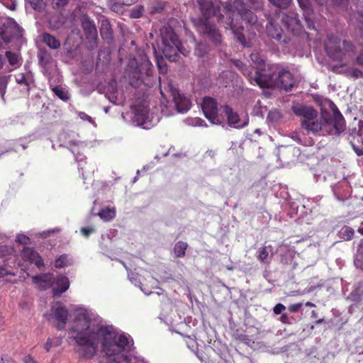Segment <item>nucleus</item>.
I'll return each instance as SVG.
<instances>
[{
	"instance_id": "nucleus-43",
	"label": "nucleus",
	"mask_w": 363,
	"mask_h": 363,
	"mask_svg": "<svg viewBox=\"0 0 363 363\" xmlns=\"http://www.w3.org/2000/svg\"><path fill=\"white\" fill-rule=\"evenodd\" d=\"M275 6L279 9H286L291 4L292 0H268Z\"/></svg>"
},
{
	"instance_id": "nucleus-11",
	"label": "nucleus",
	"mask_w": 363,
	"mask_h": 363,
	"mask_svg": "<svg viewBox=\"0 0 363 363\" xmlns=\"http://www.w3.org/2000/svg\"><path fill=\"white\" fill-rule=\"evenodd\" d=\"M268 23L266 25V32L267 36L271 39L275 40L280 44H286L289 41V38L284 34L283 29L278 23L277 16L267 18Z\"/></svg>"
},
{
	"instance_id": "nucleus-15",
	"label": "nucleus",
	"mask_w": 363,
	"mask_h": 363,
	"mask_svg": "<svg viewBox=\"0 0 363 363\" xmlns=\"http://www.w3.org/2000/svg\"><path fill=\"white\" fill-rule=\"evenodd\" d=\"M277 79L278 84L276 87L283 88L286 91L291 90L295 83L292 74L289 70L281 69L279 65Z\"/></svg>"
},
{
	"instance_id": "nucleus-17",
	"label": "nucleus",
	"mask_w": 363,
	"mask_h": 363,
	"mask_svg": "<svg viewBox=\"0 0 363 363\" xmlns=\"http://www.w3.org/2000/svg\"><path fill=\"white\" fill-rule=\"evenodd\" d=\"M298 4L303 10V15L307 28L316 30L314 23V12L308 0H298Z\"/></svg>"
},
{
	"instance_id": "nucleus-21",
	"label": "nucleus",
	"mask_w": 363,
	"mask_h": 363,
	"mask_svg": "<svg viewBox=\"0 0 363 363\" xmlns=\"http://www.w3.org/2000/svg\"><path fill=\"white\" fill-rule=\"evenodd\" d=\"M53 315L55 320L58 321L56 326L57 330L64 329L68 318V311L66 307L61 303L58 304L53 311Z\"/></svg>"
},
{
	"instance_id": "nucleus-13",
	"label": "nucleus",
	"mask_w": 363,
	"mask_h": 363,
	"mask_svg": "<svg viewBox=\"0 0 363 363\" xmlns=\"http://www.w3.org/2000/svg\"><path fill=\"white\" fill-rule=\"evenodd\" d=\"M20 36H21V28L13 18H7L0 27V38L6 43H9L13 38Z\"/></svg>"
},
{
	"instance_id": "nucleus-48",
	"label": "nucleus",
	"mask_w": 363,
	"mask_h": 363,
	"mask_svg": "<svg viewBox=\"0 0 363 363\" xmlns=\"http://www.w3.org/2000/svg\"><path fill=\"white\" fill-rule=\"evenodd\" d=\"M4 5L11 11H15L17 6V2L15 0H5Z\"/></svg>"
},
{
	"instance_id": "nucleus-24",
	"label": "nucleus",
	"mask_w": 363,
	"mask_h": 363,
	"mask_svg": "<svg viewBox=\"0 0 363 363\" xmlns=\"http://www.w3.org/2000/svg\"><path fill=\"white\" fill-rule=\"evenodd\" d=\"M56 287L52 289L54 296H60L65 292L69 286V279L65 276H59L55 281Z\"/></svg>"
},
{
	"instance_id": "nucleus-36",
	"label": "nucleus",
	"mask_w": 363,
	"mask_h": 363,
	"mask_svg": "<svg viewBox=\"0 0 363 363\" xmlns=\"http://www.w3.org/2000/svg\"><path fill=\"white\" fill-rule=\"evenodd\" d=\"M11 75H0V96L3 101L5 102V94Z\"/></svg>"
},
{
	"instance_id": "nucleus-8",
	"label": "nucleus",
	"mask_w": 363,
	"mask_h": 363,
	"mask_svg": "<svg viewBox=\"0 0 363 363\" xmlns=\"http://www.w3.org/2000/svg\"><path fill=\"white\" fill-rule=\"evenodd\" d=\"M279 72V65H267L255 71L254 77L251 76V84L258 85L261 88L276 87L278 84L277 79Z\"/></svg>"
},
{
	"instance_id": "nucleus-41",
	"label": "nucleus",
	"mask_w": 363,
	"mask_h": 363,
	"mask_svg": "<svg viewBox=\"0 0 363 363\" xmlns=\"http://www.w3.org/2000/svg\"><path fill=\"white\" fill-rule=\"evenodd\" d=\"M70 260L67 255H62L55 260V267L58 269L67 267L70 264Z\"/></svg>"
},
{
	"instance_id": "nucleus-33",
	"label": "nucleus",
	"mask_w": 363,
	"mask_h": 363,
	"mask_svg": "<svg viewBox=\"0 0 363 363\" xmlns=\"http://www.w3.org/2000/svg\"><path fill=\"white\" fill-rule=\"evenodd\" d=\"M99 216L105 221H109L115 218L116 216V210L114 208H105L101 209V211L98 213Z\"/></svg>"
},
{
	"instance_id": "nucleus-32",
	"label": "nucleus",
	"mask_w": 363,
	"mask_h": 363,
	"mask_svg": "<svg viewBox=\"0 0 363 363\" xmlns=\"http://www.w3.org/2000/svg\"><path fill=\"white\" fill-rule=\"evenodd\" d=\"M352 149L357 156H363V138H354L350 142Z\"/></svg>"
},
{
	"instance_id": "nucleus-59",
	"label": "nucleus",
	"mask_w": 363,
	"mask_h": 363,
	"mask_svg": "<svg viewBox=\"0 0 363 363\" xmlns=\"http://www.w3.org/2000/svg\"><path fill=\"white\" fill-rule=\"evenodd\" d=\"M356 62L358 65L363 67V50H362L357 56Z\"/></svg>"
},
{
	"instance_id": "nucleus-18",
	"label": "nucleus",
	"mask_w": 363,
	"mask_h": 363,
	"mask_svg": "<svg viewBox=\"0 0 363 363\" xmlns=\"http://www.w3.org/2000/svg\"><path fill=\"white\" fill-rule=\"evenodd\" d=\"M21 256L23 259L34 264L39 269L44 267L42 257L33 248L24 247Z\"/></svg>"
},
{
	"instance_id": "nucleus-53",
	"label": "nucleus",
	"mask_w": 363,
	"mask_h": 363,
	"mask_svg": "<svg viewBox=\"0 0 363 363\" xmlns=\"http://www.w3.org/2000/svg\"><path fill=\"white\" fill-rule=\"evenodd\" d=\"M1 363H16V361L7 354H2L1 357Z\"/></svg>"
},
{
	"instance_id": "nucleus-58",
	"label": "nucleus",
	"mask_w": 363,
	"mask_h": 363,
	"mask_svg": "<svg viewBox=\"0 0 363 363\" xmlns=\"http://www.w3.org/2000/svg\"><path fill=\"white\" fill-rule=\"evenodd\" d=\"M357 126H358V129H357V137H362V135L363 134V121L359 120L358 121Z\"/></svg>"
},
{
	"instance_id": "nucleus-37",
	"label": "nucleus",
	"mask_w": 363,
	"mask_h": 363,
	"mask_svg": "<svg viewBox=\"0 0 363 363\" xmlns=\"http://www.w3.org/2000/svg\"><path fill=\"white\" fill-rule=\"evenodd\" d=\"M257 259L264 264H269L271 262L269 257V252L267 247L264 246L259 249Z\"/></svg>"
},
{
	"instance_id": "nucleus-30",
	"label": "nucleus",
	"mask_w": 363,
	"mask_h": 363,
	"mask_svg": "<svg viewBox=\"0 0 363 363\" xmlns=\"http://www.w3.org/2000/svg\"><path fill=\"white\" fill-rule=\"evenodd\" d=\"M52 91L62 101H68L70 99V95L68 91L61 86H55L51 88Z\"/></svg>"
},
{
	"instance_id": "nucleus-51",
	"label": "nucleus",
	"mask_w": 363,
	"mask_h": 363,
	"mask_svg": "<svg viewBox=\"0 0 363 363\" xmlns=\"http://www.w3.org/2000/svg\"><path fill=\"white\" fill-rule=\"evenodd\" d=\"M286 307L282 303H277L273 308V311L276 315L281 314L285 311Z\"/></svg>"
},
{
	"instance_id": "nucleus-57",
	"label": "nucleus",
	"mask_w": 363,
	"mask_h": 363,
	"mask_svg": "<svg viewBox=\"0 0 363 363\" xmlns=\"http://www.w3.org/2000/svg\"><path fill=\"white\" fill-rule=\"evenodd\" d=\"M186 343L189 348L193 350V348L194 347L196 341L193 338H191L190 337H187L186 339Z\"/></svg>"
},
{
	"instance_id": "nucleus-62",
	"label": "nucleus",
	"mask_w": 363,
	"mask_h": 363,
	"mask_svg": "<svg viewBox=\"0 0 363 363\" xmlns=\"http://www.w3.org/2000/svg\"><path fill=\"white\" fill-rule=\"evenodd\" d=\"M122 4L125 6H130L137 2L138 0H120Z\"/></svg>"
},
{
	"instance_id": "nucleus-52",
	"label": "nucleus",
	"mask_w": 363,
	"mask_h": 363,
	"mask_svg": "<svg viewBox=\"0 0 363 363\" xmlns=\"http://www.w3.org/2000/svg\"><path fill=\"white\" fill-rule=\"evenodd\" d=\"M302 303H294V304H291L289 306V310L291 312V313H296L298 312L300 308L302 307Z\"/></svg>"
},
{
	"instance_id": "nucleus-42",
	"label": "nucleus",
	"mask_w": 363,
	"mask_h": 363,
	"mask_svg": "<svg viewBox=\"0 0 363 363\" xmlns=\"http://www.w3.org/2000/svg\"><path fill=\"white\" fill-rule=\"evenodd\" d=\"M233 64L242 72L244 75L248 77L249 80L250 79L251 72L250 71L248 67H247L242 61L239 60H234Z\"/></svg>"
},
{
	"instance_id": "nucleus-20",
	"label": "nucleus",
	"mask_w": 363,
	"mask_h": 363,
	"mask_svg": "<svg viewBox=\"0 0 363 363\" xmlns=\"http://www.w3.org/2000/svg\"><path fill=\"white\" fill-rule=\"evenodd\" d=\"M172 95L178 112L184 113L189 110L191 102L184 95L180 94L176 89L172 91Z\"/></svg>"
},
{
	"instance_id": "nucleus-16",
	"label": "nucleus",
	"mask_w": 363,
	"mask_h": 363,
	"mask_svg": "<svg viewBox=\"0 0 363 363\" xmlns=\"http://www.w3.org/2000/svg\"><path fill=\"white\" fill-rule=\"evenodd\" d=\"M292 110L296 116L303 118L301 123L308 122V121L315 119L318 117L317 111L312 106L298 104L294 106Z\"/></svg>"
},
{
	"instance_id": "nucleus-50",
	"label": "nucleus",
	"mask_w": 363,
	"mask_h": 363,
	"mask_svg": "<svg viewBox=\"0 0 363 363\" xmlns=\"http://www.w3.org/2000/svg\"><path fill=\"white\" fill-rule=\"evenodd\" d=\"M68 2V0H52L53 6L56 9H60L65 6Z\"/></svg>"
},
{
	"instance_id": "nucleus-23",
	"label": "nucleus",
	"mask_w": 363,
	"mask_h": 363,
	"mask_svg": "<svg viewBox=\"0 0 363 363\" xmlns=\"http://www.w3.org/2000/svg\"><path fill=\"white\" fill-rule=\"evenodd\" d=\"M221 108L227 117L228 123L229 125L233 126L235 128H241L243 126L242 124H240V120L238 114L235 112L232 108L228 105H225L222 106Z\"/></svg>"
},
{
	"instance_id": "nucleus-5",
	"label": "nucleus",
	"mask_w": 363,
	"mask_h": 363,
	"mask_svg": "<svg viewBox=\"0 0 363 363\" xmlns=\"http://www.w3.org/2000/svg\"><path fill=\"white\" fill-rule=\"evenodd\" d=\"M192 25L198 35L211 45L218 48L223 36L214 19H192Z\"/></svg>"
},
{
	"instance_id": "nucleus-22",
	"label": "nucleus",
	"mask_w": 363,
	"mask_h": 363,
	"mask_svg": "<svg viewBox=\"0 0 363 363\" xmlns=\"http://www.w3.org/2000/svg\"><path fill=\"white\" fill-rule=\"evenodd\" d=\"M15 79L18 84L22 86L21 91L29 94L30 86L33 83V78L30 73H18L15 75Z\"/></svg>"
},
{
	"instance_id": "nucleus-12",
	"label": "nucleus",
	"mask_w": 363,
	"mask_h": 363,
	"mask_svg": "<svg viewBox=\"0 0 363 363\" xmlns=\"http://www.w3.org/2000/svg\"><path fill=\"white\" fill-rule=\"evenodd\" d=\"M201 108L205 117L213 124H220L223 118L218 115V104L216 101L209 96L203 99Z\"/></svg>"
},
{
	"instance_id": "nucleus-7",
	"label": "nucleus",
	"mask_w": 363,
	"mask_h": 363,
	"mask_svg": "<svg viewBox=\"0 0 363 363\" xmlns=\"http://www.w3.org/2000/svg\"><path fill=\"white\" fill-rule=\"evenodd\" d=\"M325 50L328 55L333 60L342 61L347 55L350 56L354 52L355 47L350 41H342L339 38L329 36L325 43Z\"/></svg>"
},
{
	"instance_id": "nucleus-28",
	"label": "nucleus",
	"mask_w": 363,
	"mask_h": 363,
	"mask_svg": "<svg viewBox=\"0 0 363 363\" xmlns=\"http://www.w3.org/2000/svg\"><path fill=\"white\" fill-rule=\"evenodd\" d=\"M39 65L42 67H47L52 62L51 54L46 50H40L38 53Z\"/></svg>"
},
{
	"instance_id": "nucleus-55",
	"label": "nucleus",
	"mask_w": 363,
	"mask_h": 363,
	"mask_svg": "<svg viewBox=\"0 0 363 363\" xmlns=\"http://www.w3.org/2000/svg\"><path fill=\"white\" fill-rule=\"evenodd\" d=\"M345 64H342L340 65H335L332 67V71L334 72V73H336V74H343V71L344 69H342V68L345 66Z\"/></svg>"
},
{
	"instance_id": "nucleus-56",
	"label": "nucleus",
	"mask_w": 363,
	"mask_h": 363,
	"mask_svg": "<svg viewBox=\"0 0 363 363\" xmlns=\"http://www.w3.org/2000/svg\"><path fill=\"white\" fill-rule=\"evenodd\" d=\"M78 116L83 121H87L89 122L92 121V118L84 112H79Z\"/></svg>"
},
{
	"instance_id": "nucleus-1",
	"label": "nucleus",
	"mask_w": 363,
	"mask_h": 363,
	"mask_svg": "<svg viewBox=\"0 0 363 363\" xmlns=\"http://www.w3.org/2000/svg\"><path fill=\"white\" fill-rule=\"evenodd\" d=\"M71 338L81 347L83 357L91 359L96 353L101 342L102 350L108 363H138V357L124 354L130 340L125 335H118L113 328L92 320L87 314H80L74 320L69 329ZM131 341H133L131 340Z\"/></svg>"
},
{
	"instance_id": "nucleus-61",
	"label": "nucleus",
	"mask_w": 363,
	"mask_h": 363,
	"mask_svg": "<svg viewBox=\"0 0 363 363\" xmlns=\"http://www.w3.org/2000/svg\"><path fill=\"white\" fill-rule=\"evenodd\" d=\"M163 9H164V8L161 6H152L151 8L150 13L152 14L159 13H161L163 11Z\"/></svg>"
},
{
	"instance_id": "nucleus-29",
	"label": "nucleus",
	"mask_w": 363,
	"mask_h": 363,
	"mask_svg": "<svg viewBox=\"0 0 363 363\" xmlns=\"http://www.w3.org/2000/svg\"><path fill=\"white\" fill-rule=\"evenodd\" d=\"M252 66L257 70L265 67V61L258 52H252L250 55Z\"/></svg>"
},
{
	"instance_id": "nucleus-3",
	"label": "nucleus",
	"mask_w": 363,
	"mask_h": 363,
	"mask_svg": "<svg viewBox=\"0 0 363 363\" xmlns=\"http://www.w3.org/2000/svg\"><path fill=\"white\" fill-rule=\"evenodd\" d=\"M333 116L330 113H322L320 118L301 122V127L318 135H340L346 130L345 120L338 108L333 104Z\"/></svg>"
},
{
	"instance_id": "nucleus-40",
	"label": "nucleus",
	"mask_w": 363,
	"mask_h": 363,
	"mask_svg": "<svg viewBox=\"0 0 363 363\" xmlns=\"http://www.w3.org/2000/svg\"><path fill=\"white\" fill-rule=\"evenodd\" d=\"M354 234V230L349 226L343 227L340 231V238L345 240H350L353 238Z\"/></svg>"
},
{
	"instance_id": "nucleus-47",
	"label": "nucleus",
	"mask_w": 363,
	"mask_h": 363,
	"mask_svg": "<svg viewBox=\"0 0 363 363\" xmlns=\"http://www.w3.org/2000/svg\"><path fill=\"white\" fill-rule=\"evenodd\" d=\"M13 248L6 245H0V257H4L13 252Z\"/></svg>"
},
{
	"instance_id": "nucleus-54",
	"label": "nucleus",
	"mask_w": 363,
	"mask_h": 363,
	"mask_svg": "<svg viewBox=\"0 0 363 363\" xmlns=\"http://www.w3.org/2000/svg\"><path fill=\"white\" fill-rule=\"evenodd\" d=\"M54 346L53 341L51 338H48L45 345L44 348L47 352H49L51 350V348Z\"/></svg>"
},
{
	"instance_id": "nucleus-64",
	"label": "nucleus",
	"mask_w": 363,
	"mask_h": 363,
	"mask_svg": "<svg viewBox=\"0 0 363 363\" xmlns=\"http://www.w3.org/2000/svg\"><path fill=\"white\" fill-rule=\"evenodd\" d=\"M158 68L160 73H164L167 70V65L164 64V65H162L160 62H157Z\"/></svg>"
},
{
	"instance_id": "nucleus-35",
	"label": "nucleus",
	"mask_w": 363,
	"mask_h": 363,
	"mask_svg": "<svg viewBox=\"0 0 363 363\" xmlns=\"http://www.w3.org/2000/svg\"><path fill=\"white\" fill-rule=\"evenodd\" d=\"M209 50V46L207 43H197L194 49V54L199 57H203L206 55Z\"/></svg>"
},
{
	"instance_id": "nucleus-34",
	"label": "nucleus",
	"mask_w": 363,
	"mask_h": 363,
	"mask_svg": "<svg viewBox=\"0 0 363 363\" xmlns=\"http://www.w3.org/2000/svg\"><path fill=\"white\" fill-rule=\"evenodd\" d=\"M188 244L183 241L177 242L174 247V252L177 257H183L185 256Z\"/></svg>"
},
{
	"instance_id": "nucleus-31",
	"label": "nucleus",
	"mask_w": 363,
	"mask_h": 363,
	"mask_svg": "<svg viewBox=\"0 0 363 363\" xmlns=\"http://www.w3.org/2000/svg\"><path fill=\"white\" fill-rule=\"evenodd\" d=\"M343 74L354 80L363 79V72L355 67H348L343 71Z\"/></svg>"
},
{
	"instance_id": "nucleus-46",
	"label": "nucleus",
	"mask_w": 363,
	"mask_h": 363,
	"mask_svg": "<svg viewBox=\"0 0 363 363\" xmlns=\"http://www.w3.org/2000/svg\"><path fill=\"white\" fill-rule=\"evenodd\" d=\"M16 241L24 245H27L30 243V239L29 237L23 234L18 235L16 236Z\"/></svg>"
},
{
	"instance_id": "nucleus-63",
	"label": "nucleus",
	"mask_w": 363,
	"mask_h": 363,
	"mask_svg": "<svg viewBox=\"0 0 363 363\" xmlns=\"http://www.w3.org/2000/svg\"><path fill=\"white\" fill-rule=\"evenodd\" d=\"M279 320L282 323L290 324L287 314H285V313L282 314L281 315Z\"/></svg>"
},
{
	"instance_id": "nucleus-44",
	"label": "nucleus",
	"mask_w": 363,
	"mask_h": 363,
	"mask_svg": "<svg viewBox=\"0 0 363 363\" xmlns=\"http://www.w3.org/2000/svg\"><path fill=\"white\" fill-rule=\"evenodd\" d=\"M144 12V7L141 5L135 6L130 11V16L133 18H140Z\"/></svg>"
},
{
	"instance_id": "nucleus-14",
	"label": "nucleus",
	"mask_w": 363,
	"mask_h": 363,
	"mask_svg": "<svg viewBox=\"0 0 363 363\" xmlns=\"http://www.w3.org/2000/svg\"><path fill=\"white\" fill-rule=\"evenodd\" d=\"M82 26L85 36L89 44V48L94 49L97 46L98 33L94 21L89 17L84 16L82 18Z\"/></svg>"
},
{
	"instance_id": "nucleus-39",
	"label": "nucleus",
	"mask_w": 363,
	"mask_h": 363,
	"mask_svg": "<svg viewBox=\"0 0 363 363\" xmlns=\"http://www.w3.org/2000/svg\"><path fill=\"white\" fill-rule=\"evenodd\" d=\"M6 57L11 66L19 67L21 65L19 56L11 51L6 52Z\"/></svg>"
},
{
	"instance_id": "nucleus-45",
	"label": "nucleus",
	"mask_w": 363,
	"mask_h": 363,
	"mask_svg": "<svg viewBox=\"0 0 363 363\" xmlns=\"http://www.w3.org/2000/svg\"><path fill=\"white\" fill-rule=\"evenodd\" d=\"M29 2L34 10L40 11L45 6V0H29Z\"/></svg>"
},
{
	"instance_id": "nucleus-60",
	"label": "nucleus",
	"mask_w": 363,
	"mask_h": 363,
	"mask_svg": "<svg viewBox=\"0 0 363 363\" xmlns=\"http://www.w3.org/2000/svg\"><path fill=\"white\" fill-rule=\"evenodd\" d=\"M23 362L24 363H38L36 360H35L34 357L31 356L30 354L26 355L23 358Z\"/></svg>"
},
{
	"instance_id": "nucleus-19",
	"label": "nucleus",
	"mask_w": 363,
	"mask_h": 363,
	"mask_svg": "<svg viewBox=\"0 0 363 363\" xmlns=\"http://www.w3.org/2000/svg\"><path fill=\"white\" fill-rule=\"evenodd\" d=\"M32 281L40 290H46L50 288L55 283L53 274L50 273L33 276Z\"/></svg>"
},
{
	"instance_id": "nucleus-10",
	"label": "nucleus",
	"mask_w": 363,
	"mask_h": 363,
	"mask_svg": "<svg viewBox=\"0 0 363 363\" xmlns=\"http://www.w3.org/2000/svg\"><path fill=\"white\" fill-rule=\"evenodd\" d=\"M196 2L200 14L193 19H212L217 16L218 22L223 23L225 27V25L219 21V17L222 15L220 13L219 6L216 5L212 0H196ZM223 13L225 12L223 11ZM223 15H225V13Z\"/></svg>"
},
{
	"instance_id": "nucleus-27",
	"label": "nucleus",
	"mask_w": 363,
	"mask_h": 363,
	"mask_svg": "<svg viewBox=\"0 0 363 363\" xmlns=\"http://www.w3.org/2000/svg\"><path fill=\"white\" fill-rule=\"evenodd\" d=\"M42 41L48 47L52 50H57L60 48L61 45L60 41L54 35L48 33H44L42 34Z\"/></svg>"
},
{
	"instance_id": "nucleus-6",
	"label": "nucleus",
	"mask_w": 363,
	"mask_h": 363,
	"mask_svg": "<svg viewBox=\"0 0 363 363\" xmlns=\"http://www.w3.org/2000/svg\"><path fill=\"white\" fill-rule=\"evenodd\" d=\"M161 43L159 48L164 56L171 62L178 60L181 42L171 27H164L160 30Z\"/></svg>"
},
{
	"instance_id": "nucleus-9",
	"label": "nucleus",
	"mask_w": 363,
	"mask_h": 363,
	"mask_svg": "<svg viewBox=\"0 0 363 363\" xmlns=\"http://www.w3.org/2000/svg\"><path fill=\"white\" fill-rule=\"evenodd\" d=\"M275 16L280 18L286 29L294 35H300L303 33V26L298 18V15L294 11H275Z\"/></svg>"
},
{
	"instance_id": "nucleus-49",
	"label": "nucleus",
	"mask_w": 363,
	"mask_h": 363,
	"mask_svg": "<svg viewBox=\"0 0 363 363\" xmlns=\"http://www.w3.org/2000/svg\"><path fill=\"white\" fill-rule=\"evenodd\" d=\"M94 231L95 228L94 227H84L81 228V233L85 237H89Z\"/></svg>"
},
{
	"instance_id": "nucleus-2",
	"label": "nucleus",
	"mask_w": 363,
	"mask_h": 363,
	"mask_svg": "<svg viewBox=\"0 0 363 363\" xmlns=\"http://www.w3.org/2000/svg\"><path fill=\"white\" fill-rule=\"evenodd\" d=\"M262 0H235L232 4L226 3L224 7L225 15L219 17V21L225 25L226 29H230L237 40L246 48L251 47L252 44L242 33L243 26L242 21L254 25L257 21V17L252 10L262 9Z\"/></svg>"
},
{
	"instance_id": "nucleus-4",
	"label": "nucleus",
	"mask_w": 363,
	"mask_h": 363,
	"mask_svg": "<svg viewBox=\"0 0 363 363\" xmlns=\"http://www.w3.org/2000/svg\"><path fill=\"white\" fill-rule=\"evenodd\" d=\"M153 72L154 67L146 55L141 56L139 59H129L125 72L130 85L133 87H139L141 84L152 86Z\"/></svg>"
},
{
	"instance_id": "nucleus-25",
	"label": "nucleus",
	"mask_w": 363,
	"mask_h": 363,
	"mask_svg": "<svg viewBox=\"0 0 363 363\" xmlns=\"http://www.w3.org/2000/svg\"><path fill=\"white\" fill-rule=\"evenodd\" d=\"M148 109L145 106H135L133 119L140 125H145L148 118Z\"/></svg>"
},
{
	"instance_id": "nucleus-26",
	"label": "nucleus",
	"mask_w": 363,
	"mask_h": 363,
	"mask_svg": "<svg viewBox=\"0 0 363 363\" xmlns=\"http://www.w3.org/2000/svg\"><path fill=\"white\" fill-rule=\"evenodd\" d=\"M100 34L104 40L111 42L113 40V32L110 21L108 19H104L101 21Z\"/></svg>"
},
{
	"instance_id": "nucleus-38",
	"label": "nucleus",
	"mask_w": 363,
	"mask_h": 363,
	"mask_svg": "<svg viewBox=\"0 0 363 363\" xmlns=\"http://www.w3.org/2000/svg\"><path fill=\"white\" fill-rule=\"evenodd\" d=\"M108 5L110 9L116 13H122L124 6L120 0H108Z\"/></svg>"
}]
</instances>
